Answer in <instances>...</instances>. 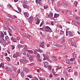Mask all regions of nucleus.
Instances as JSON below:
<instances>
[{"instance_id": "1", "label": "nucleus", "mask_w": 80, "mask_h": 80, "mask_svg": "<svg viewBox=\"0 0 80 80\" xmlns=\"http://www.w3.org/2000/svg\"><path fill=\"white\" fill-rule=\"evenodd\" d=\"M22 59H21V63H24V64H26L27 63V60H26V57L24 56L22 57Z\"/></svg>"}, {"instance_id": "2", "label": "nucleus", "mask_w": 80, "mask_h": 80, "mask_svg": "<svg viewBox=\"0 0 80 80\" xmlns=\"http://www.w3.org/2000/svg\"><path fill=\"white\" fill-rule=\"evenodd\" d=\"M45 31L47 32H52V29L48 26H46L45 27Z\"/></svg>"}, {"instance_id": "3", "label": "nucleus", "mask_w": 80, "mask_h": 80, "mask_svg": "<svg viewBox=\"0 0 80 80\" xmlns=\"http://www.w3.org/2000/svg\"><path fill=\"white\" fill-rule=\"evenodd\" d=\"M72 22L73 23L74 25H75V26H76L77 27V25H79L80 26V23L78 22H75V21H72Z\"/></svg>"}, {"instance_id": "4", "label": "nucleus", "mask_w": 80, "mask_h": 80, "mask_svg": "<svg viewBox=\"0 0 80 80\" xmlns=\"http://www.w3.org/2000/svg\"><path fill=\"white\" fill-rule=\"evenodd\" d=\"M23 35L25 37H26V38H28L29 37H32V36L28 33L26 34L25 33H24L23 34Z\"/></svg>"}, {"instance_id": "5", "label": "nucleus", "mask_w": 80, "mask_h": 80, "mask_svg": "<svg viewBox=\"0 0 80 80\" xmlns=\"http://www.w3.org/2000/svg\"><path fill=\"white\" fill-rule=\"evenodd\" d=\"M0 41V43L7 45V43L5 42V40L3 38H2Z\"/></svg>"}, {"instance_id": "6", "label": "nucleus", "mask_w": 80, "mask_h": 80, "mask_svg": "<svg viewBox=\"0 0 80 80\" xmlns=\"http://www.w3.org/2000/svg\"><path fill=\"white\" fill-rule=\"evenodd\" d=\"M33 17L32 16L28 18V21L29 23H31L32 22H33Z\"/></svg>"}, {"instance_id": "7", "label": "nucleus", "mask_w": 80, "mask_h": 80, "mask_svg": "<svg viewBox=\"0 0 80 80\" xmlns=\"http://www.w3.org/2000/svg\"><path fill=\"white\" fill-rule=\"evenodd\" d=\"M12 28L13 30H15V31H16V32H18V29L17 28V27L16 26H15L14 25H12Z\"/></svg>"}, {"instance_id": "8", "label": "nucleus", "mask_w": 80, "mask_h": 80, "mask_svg": "<svg viewBox=\"0 0 80 80\" xmlns=\"http://www.w3.org/2000/svg\"><path fill=\"white\" fill-rule=\"evenodd\" d=\"M45 42H42L40 43V45L39 46V48H40V47H42V48H44L45 47V46H44V45H45Z\"/></svg>"}, {"instance_id": "9", "label": "nucleus", "mask_w": 80, "mask_h": 80, "mask_svg": "<svg viewBox=\"0 0 80 80\" xmlns=\"http://www.w3.org/2000/svg\"><path fill=\"white\" fill-rule=\"evenodd\" d=\"M53 12H50L49 15H48V17L49 18H53Z\"/></svg>"}, {"instance_id": "10", "label": "nucleus", "mask_w": 80, "mask_h": 80, "mask_svg": "<svg viewBox=\"0 0 80 80\" xmlns=\"http://www.w3.org/2000/svg\"><path fill=\"white\" fill-rule=\"evenodd\" d=\"M35 21H36V23L37 25H38L39 23H40V20L38 18H36L35 19Z\"/></svg>"}, {"instance_id": "11", "label": "nucleus", "mask_w": 80, "mask_h": 80, "mask_svg": "<svg viewBox=\"0 0 80 80\" xmlns=\"http://www.w3.org/2000/svg\"><path fill=\"white\" fill-rule=\"evenodd\" d=\"M23 72H28L29 71V69L26 68H23Z\"/></svg>"}, {"instance_id": "12", "label": "nucleus", "mask_w": 80, "mask_h": 80, "mask_svg": "<svg viewBox=\"0 0 80 80\" xmlns=\"http://www.w3.org/2000/svg\"><path fill=\"white\" fill-rule=\"evenodd\" d=\"M4 37H5L4 34H3L2 32H1L0 33V37H1V38H4Z\"/></svg>"}, {"instance_id": "13", "label": "nucleus", "mask_w": 80, "mask_h": 80, "mask_svg": "<svg viewBox=\"0 0 80 80\" xmlns=\"http://www.w3.org/2000/svg\"><path fill=\"white\" fill-rule=\"evenodd\" d=\"M24 15L25 17H29V14L27 12H25L24 13Z\"/></svg>"}, {"instance_id": "14", "label": "nucleus", "mask_w": 80, "mask_h": 80, "mask_svg": "<svg viewBox=\"0 0 80 80\" xmlns=\"http://www.w3.org/2000/svg\"><path fill=\"white\" fill-rule=\"evenodd\" d=\"M6 70L7 72H12V69L10 67L7 68Z\"/></svg>"}, {"instance_id": "15", "label": "nucleus", "mask_w": 80, "mask_h": 80, "mask_svg": "<svg viewBox=\"0 0 80 80\" xmlns=\"http://www.w3.org/2000/svg\"><path fill=\"white\" fill-rule=\"evenodd\" d=\"M60 41H61L62 43H64L65 42V39H63V38H61L60 39Z\"/></svg>"}, {"instance_id": "16", "label": "nucleus", "mask_w": 80, "mask_h": 80, "mask_svg": "<svg viewBox=\"0 0 80 80\" xmlns=\"http://www.w3.org/2000/svg\"><path fill=\"white\" fill-rule=\"evenodd\" d=\"M66 13L68 15H72V12L70 11L69 10L66 11Z\"/></svg>"}, {"instance_id": "17", "label": "nucleus", "mask_w": 80, "mask_h": 80, "mask_svg": "<svg viewBox=\"0 0 80 80\" xmlns=\"http://www.w3.org/2000/svg\"><path fill=\"white\" fill-rule=\"evenodd\" d=\"M23 7L24 8H26L27 9L29 8V6L27 5H23Z\"/></svg>"}, {"instance_id": "18", "label": "nucleus", "mask_w": 80, "mask_h": 80, "mask_svg": "<svg viewBox=\"0 0 80 80\" xmlns=\"http://www.w3.org/2000/svg\"><path fill=\"white\" fill-rule=\"evenodd\" d=\"M60 16V15L59 14H57V13H55L54 15V17H53V18H58Z\"/></svg>"}, {"instance_id": "19", "label": "nucleus", "mask_w": 80, "mask_h": 80, "mask_svg": "<svg viewBox=\"0 0 80 80\" xmlns=\"http://www.w3.org/2000/svg\"><path fill=\"white\" fill-rule=\"evenodd\" d=\"M68 35L70 37H72L73 33H72V32H71L70 31H69Z\"/></svg>"}, {"instance_id": "20", "label": "nucleus", "mask_w": 80, "mask_h": 80, "mask_svg": "<svg viewBox=\"0 0 80 80\" xmlns=\"http://www.w3.org/2000/svg\"><path fill=\"white\" fill-rule=\"evenodd\" d=\"M27 52L28 53H29L32 54L33 53V51L32 50H28Z\"/></svg>"}, {"instance_id": "21", "label": "nucleus", "mask_w": 80, "mask_h": 80, "mask_svg": "<svg viewBox=\"0 0 80 80\" xmlns=\"http://www.w3.org/2000/svg\"><path fill=\"white\" fill-rule=\"evenodd\" d=\"M7 8L8 9H10V8H12V5H11L10 4H8L7 6Z\"/></svg>"}, {"instance_id": "22", "label": "nucleus", "mask_w": 80, "mask_h": 80, "mask_svg": "<svg viewBox=\"0 0 80 80\" xmlns=\"http://www.w3.org/2000/svg\"><path fill=\"white\" fill-rule=\"evenodd\" d=\"M5 40L6 41H8L10 40V38H9V37L8 36H7L5 37Z\"/></svg>"}, {"instance_id": "23", "label": "nucleus", "mask_w": 80, "mask_h": 80, "mask_svg": "<svg viewBox=\"0 0 80 80\" xmlns=\"http://www.w3.org/2000/svg\"><path fill=\"white\" fill-rule=\"evenodd\" d=\"M54 45L56 46V47H60V45L58 44H54Z\"/></svg>"}, {"instance_id": "24", "label": "nucleus", "mask_w": 80, "mask_h": 80, "mask_svg": "<svg viewBox=\"0 0 80 80\" xmlns=\"http://www.w3.org/2000/svg\"><path fill=\"white\" fill-rule=\"evenodd\" d=\"M11 78H15L16 77V75L15 74H13L10 76Z\"/></svg>"}, {"instance_id": "25", "label": "nucleus", "mask_w": 80, "mask_h": 80, "mask_svg": "<svg viewBox=\"0 0 80 80\" xmlns=\"http://www.w3.org/2000/svg\"><path fill=\"white\" fill-rule=\"evenodd\" d=\"M37 52H40V53H43V51L40 49H37Z\"/></svg>"}, {"instance_id": "26", "label": "nucleus", "mask_w": 80, "mask_h": 80, "mask_svg": "<svg viewBox=\"0 0 80 80\" xmlns=\"http://www.w3.org/2000/svg\"><path fill=\"white\" fill-rule=\"evenodd\" d=\"M63 33H64V31H62V30H61L60 31V35H63Z\"/></svg>"}, {"instance_id": "27", "label": "nucleus", "mask_w": 80, "mask_h": 80, "mask_svg": "<svg viewBox=\"0 0 80 80\" xmlns=\"http://www.w3.org/2000/svg\"><path fill=\"white\" fill-rule=\"evenodd\" d=\"M16 55H17L18 57H20L22 54H21L20 52H18L17 53Z\"/></svg>"}, {"instance_id": "28", "label": "nucleus", "mask_w": 80, "mask_h": 80, "mask_svg": "<svg viewBox=\"0 0 80 80\" xmlns=\"http://www.w3.org/2000/svg\"><path fill=\"white\" fill-rule=\"evenodd\" d=\"M18 48H23V46L21 45H18Z\"/></svg>"}, {"instance_id": "29", "label": "nucleus", "mask_w": 80, "mask_h": 80, "mask_svg": "<svg viewBox=\"0 0 80 80\" xmlns=\"http://www.w3.org/2000/svg\"><path fill=\"white\" fill-rule=\"evenodd\" d=\"M6 59L7 60H8V61L9 62V61H10V60H11L10 58L9 57H6Z\"/></svg>"}, {"instance_id": "30", "label": "nucleus", "mask_w": 80, "mask_h": 80, "mask_svg": "<svg viewBox=\"0 0 80 80\" xmlns=\"http://www.w3.org/2000/svg\"><path fill=\"white\" fill-rule=\"evenodd\" d=\"M63 6L65 8H66L67 7V3L66 2H64L63 3Z\"/></svg>"}, {"instance_id": "31", "label": "nucleus", "mask_w": 80, "mask_h": 80, "mask_svg": "<svg viewBox=\"0 0 80 80\" xmlns=\"http://www.w3.org/2000/svg\"><path fill=\"white\" fill-rule=\"evenodd\" d=\"M75 60V58H71L70 59V61L71 62H73Z\"/></svg>"}, {"instance_id": "32", "label": "nucleus", "mask_w": 80, "mask_h": 80, "mask_svg": "<svg viewBox=\"0 0 80 80\" xmlns=\"http://www.w3.org/2000/svg\"><path fill=\"white\" fill-rule=\"evenodd\" d=\"M17 8L18 9V10H19V12H22V9H21V8H20L19 7H18Z\"/></svg>"}, {"instance_id": "33", "label": "nucleus", "mask_w": 80, "mask_h": 80, "mask_svg": "<svg viewBox=\"0 0 80 80\" xmlns=\"http://www.w3.org/2000/svg\"><path fill=\"white\" fill-rule=\"evenodd\" d=\"M74 4L76 7H77V4H78V2L75 1L74 2Z\"/></svg>"}, {"instance_id": "34", "label": "nucleus", "mask_w": 80, "mask_h": 80, "mask_svg": "<svg viewBox=\"0 0 80 80\" xmlns=\"http://www.w3.org/2000/svg\"><path fill=\"white\" fill-rule=\"evenodd\" d=\"M17 54H14L13 55V58H16V59L17 58Z\"/></svg>"}, {"instance_id": "35", "label": "nucleus", "mask_w": 80, "mask_h": 80, "mask_svg": "<svg viewBox=\"0 0 80 80\" xmlns=\"http://www.w3.org/2000/svg\"><path fill=\"white\" fill-rule=\"evenodd\" d=\"M48 68L49 70H52V67L50 65L48 66Z\"/></svg>"}, {"instance_id": "36", "label": "nucleus", "mask_w": 80, "mask_h": 80, "mask_svg": "<svg viewBox=\"0 0 80 80\" xmlns=\"http://www.w3.org/2000/svg\"><path fill=\"white\" fill-rule=\"evenodd\" d=\"M3 66H4V63H1L0 65V67L2 68Z\"/></svg>"}, {"instance_id": "37", "label": "nucleus", "mask_w": 80, "mask_h": 80, "mask_svg": "<svg viewBox=\"0 0 80 80\" xmlns=\"http://www.w3.org/2000/svg\"><path fill=\"white\" fill-rule=\"evenodd\" d=\"M39 79L40 80H46L45 78L41 77L39 78Z\"/></svg>"}, {"instance_id": "38", "label": "nucleus", "mask_w": 80, "mask_h": 80, "mask_svg": "<svg viewBox=\"0 0 80 80\" xmlns=\"http://www.w3.org/2000/svg\"><path fill=\"white\" fill-rule=\"evenodd\" d=\"M21 77H22V78L23 77H24V73L23 72H21Z\"/></svg>"}, {"instance_id": "39", "label": "nucleus", "mask_w": 80, "mask_h": 80, "mask_svg": "<svg viewBox=\"0 0 80 80\" xmlns=\"http://www.w3.org/2000/svg\"><path fill=\"white\" fill-rule=\"evenodd\" d=\"M72 57H73V58H75L76 57V56H75V52H74L72 54Z\"/></svg>"}, {"instance_id": "40", "label": "nucleus", "mask_w": 80, "mask_h": 80, "mask_svg": "<svg viewBox=\"0 0 80 80\" xmlns=\"http://www.w3.org/2000/svg\"><path fill=\"white\" fill-rule=\"evenodd\" d=\"M72 46H73V47H77V44L75 43H74L73 44H72Z\"/></svg>"}, {"instance_id": "41", "label": "nucleus", "mask_w": 80, "mask_h": 80, "mask_svg": "<svg viewBox=\"0 0 80 80\" xmlns=\"http://www.w3.org/2000/svg\"><path fill=\"white\" fill-rule=\"evenodd\" d=\"M56 67V70H59V69H60L61 68V67H59V66H57Z\"/></svg>"}, {"instance_id": "42", "label": "nucleus", "mask_w": 80, "mask_h": 80, "mask_svg": "<svg viewBox=\"0 0 80 80\" xmlns=\"http://www.w3.org/2000/svg\"><path fill=\"white\" fill-rule=\"evenodd\" d=\"M39 4L40 7H43V6L44 4L42 2H39Z\"/></svg>"}, {"instance_id": "43", "label": "nucleus", "mask_w": 80, "mask_h": 80, "mask_svg": "<svg viewBox=\"0 0 80 80\" xmlns=\"http://www.w3.org/2000/svg\"><path fill=\"white\" fill-rule=\"evenodd\" d=\"M13 68V70H14V71H16V70H17V67H14V66H13V68Z\"/></svg>"}, {"instance_id": "44", "label": "nucleus", "mask_w": 80, "mask_h": 80, "mask_svg": "<svg viewBox=\"0 0 80 80\" xmlns=\"http://www.w3.org/2000/svg\"><path fill=\"white\" fill-rule=\"evenodd\" d=\"M52 60H53V58H56V57L54 56H52L51 57Z\"/></svg>"}, {"instance_id": "45", "label": "nucleus", "mask_w": 80, "mask_h": 80, "mask_svg": "<svg viewBox=\"0 0 80 80\" xmlns=\"http://www.w3.org/2000/svg\"><path fill=\"white\" fill-rule=\"evenodd\" d=\"M27 1H24L23 5H27Z\"/></svg>"}, {"instance_id": "46", "label": "nucleus", "mask_w": 80, "mask_h": 80, "mask_svg": "<svg viewBox=\"0 0 80 80\" xmlns=\"http://www.w3.org/2000/svg\"><path fill=\"white\" fill-rule=\"evenodd\" d=\"M11 47L12 48V50H14L15 49V46L13 45H12L11 46Z\"/></svg>"}, {"instance_id": "47", "label": "nucleus", "mask_w": 80, "mask_h": 80, "mask_svg": "<svg viewBox=\"0 0 80 80\" xmlns=\"http://www.w3.org/2000/svg\"><path fill=\"white\" fill-rule=\"evenodd\" d=\"M74 74L75 76H77V75H78V73H77V72H74Z\"/></svg>"}, {"instance_id": "48", "label": "nucleus", "mask_w": 80, "mask_h": 80, "mask_svg": "<svg viewBox=\"0 0 80 80\" xmlns=\"http://www.w3.org/2000/svg\"><path fill=\"white\" fill-rule=\"evenodd\" d=\"M8 66L9 67H12V68H13V65L10 64H8Z\"/></svg>"}, {"instance_id": "49", "label": "nucleus", "mask_w": 80, "mask_h": 80, "mask_svg": "<svg viewBox=\"0 0 80 80\" xmlns=\"http://www.w3.org/2000/svg\"><path fill=\"white\" fill-rule=\"evenodd\" d=\"M36 17H37V18H40V17L39 16V14H37L36 15Z\"/></svg>"}, {"instance_id": "50", "label": "nucleus", "mask_w": 80, "mask_h": 80, "mask_svg": "<svg viewBox=\"0 0 80 80\" xmlns=\"http://www.w3.org/2000/svg\"><path fill=\"white\" fill-rule=\"evenodd\" d=\"M28 77H29L30 78H32L33 76L32 75H28L27 76Z\"/></svg>"}, {"instance_id": "51", "label": "nucleus", "mask_w": 80, "mask_h": 80, "mask_svg": "<svg viewBox=\"0 0 80 80\" xmlns=\"http://www.w3.org/2000/svg\"><path fill=\"white\" fill-rule=\"evenodd\" d=\"M17 73H20V69H18L17 71Z\"/></svg>"}, {"instance_id": "52", "label": "nucleus", "mask_w": 80, "mask_h": 80, "mask_svg": "<svg viewBox=\"0 0 80 80\" xmlns=\"http://www.w3.org/2000/svg\"><path fill=\"white\" fill-rule=\"evenodd\" d=\"M52 60L53 61H57V60H58V59L55 58H52Z\"/></svg>"}, {"instance_id": "53", "label": "nucleus", "mask_w": 80, "mask_h": 80, "mask_svg": "<svg viewBox=\"0 0 80 80\" xmlns=\"http://www.w3.org/2000/svg\"><path fill=\"white\" fill-rule=\"evenodd\" d=\"M50 24L51 25H52L53 26V25H54V24H53V22L52 21L51 22Z\"/></svg>"}, {"instance_id": "54", "label": "nucleus", "mask_w": 80, "mask_h": 80, "mask_svg": "<svg viewBox=\"0 0 80 80\" xmlns=\"http://www.w3.org/2000/svg\"><path fill=\"white\" fill-rule=\"evenodd\" d=\"M44 9H46V8H48V7L47 6H44Z\"/></svg>"}, {"instance_id": "55", "label": "nucleus", "mask_w": 80, "mask_h": 80, "mask_svg": "<svg viewBox=\"0 0 80 80\" xmlns=\"http://www.w3.org/2000/svg\"><path fill=\"white\" fill-rule=\"evenodd\" d=\"M38 62H41L42 61L41 60V59H40V58H38Z\"/></svg>"}, {"instance_id": "56", "label": "nucleus", "mask_w": 80, "mask_h": 80, "mask_svg": "<svg viewBox=\"0 0 80 80\" xmlns=\"http://www.w3.org/2000/svg\"><path fill=\"white\" fill-rule=\"evenodd\" d=\"M13 42H17V40H16V39H15V38H14V39H13Z\"/></svg>"}, {"instance_id": "57", "label": "nucleus", "mask_w": 80, "mask_h": 80, "mask_svg": "<svg viewBox=\"0 0 80 80\" xmlns=\"http://www.w3.org/2000/svg\"><path fill=\"white\" fill-rule=\"evenodd\" d=\"M44 65H48V62H45L44 63Z\"/></svg>"}, {"instance_id": "58", "label": "nucleus", "mask_w": 80, "mask_h": 80, "mask_svg": "<svg viewBox=\"0 0 80 80\" xmlns=\"http://www.w3.org/2000/svg\"><path fill=\"white\" fill-rule=\"evenodd\" d=\"M80 17H76L75 18V19L76 20H79V19H80Z\"/></svg>"}, {"instance_id": "59", "label": "nucleus", "mask_w": 80, "mask_h": 80, "mask_svg": "<svg viewBox=\"0 0 80 80\" xmlns=\"http://www.w3.org/2000/svg\"><path fill=\"white\" fill-rule=\"evenodd\" d=\"M37 58H40V55L39 54H38L37 55Z\"/></svg>"}, {"instance_id": "60", "label": "nucleus", "mask_w": 80, "mask_h": 80, "mask_svg": "<svg viewBox=\"0 0 80 80\" xmlns=\"http://www.w3.org/2000/svg\"><path fill=\"white\" fill-rule=\"evenodd\" d=\"M28 57V58H33V57H32L31 55H29Z\"/></svg>"}, {"instance_id": "61", "label": "nucleus", "mask_w": 80, "mask_h": 80, "mask_svg": "<svg viewBox=\"0 0 80 80\" xmlns=\"http://www.w3.org/2000/svg\"><path fill=\"white\" fill-rule=\"evenodd\" d=\"M66 63L68 64H69L70 63V62H69V60H66Z\"/></svg>"}, {"instance_id": "62", "label": "nucleus", "mask_w": 80, "mask_h": 80, "mask_svg": "<svg viewBox=\"0 0 80 80\" xmlns=\"http://www.w3.org/2000/svg\"><path fill=\"white\" fill-rule=\"evenodd\" d=\"M52 72V73L53 74V75H55V73H56V72H55V71H53Z\"/></svg>"}, {"instance_id": "63", "label": "nucleus", "mask_w": 80, "mask_h": 80, "mask_svg": "<svg viewBox=\"0 0 80 80\" xmlns=\"http://www.w3.org/2000/svg\"><path fill=\"white\" fill-rule=\"evenodd\" d=\"M30 62H32V61H33V58H30Z\"/></svg>"}, {"instance_id": "64", "label": "nucleus", "mask_w": 80, "mask_h": 80, "mask_svg": "<svg viewBox=\"0 0 80 80\" xmlns=\"http://www.w3.org/2000/svg\"><path fill=\"white\" fill-rule=\"evenodd\" d=\"M50 45L49 44H47V47H50Z\"/></svg>"}]
</instances>
